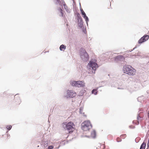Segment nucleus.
Segmentation results:
<instances>
[{
	"label": "nucleus",
	"mask_w": 149,
	"mask_h": 149,
	"mask_svg": "<svg viewBox=\"0 0 149 149\" xmlns=\"http://www.w3.org/2000/svg\"><path fill=\"white\" fill-rule=\"evenodd\" d=\"M123 70L124 73H126L129 75L133 76L136 73L135 69L130 65H124L123 67Z\"/></svg>",
	"instance_id": "1"
},
{
	"label": "nucleus",
	"mask_w": 149,
	"mask_h": 149,
	"mask_svg": "<svg viewBox=\"0 0 149 149\" xmlns=\"http://www.w3.org/2000/svg\"><path fill=\"white\" fill-rule=\"evenodd\" d=\"M62 125L63 127L65 125L66 129L70 134L72 133L75 130V125L72 122H69L67 123L66 122L63 123Z\"/></svg>",
	"instance_id": "2"
},
{
	"label": "nucleus",
	"mask_w": 149,
	"mask_h": 149,
	"mask_svg": "<svg viewBox=\"0 0 149 149\" xmlns=\"http://www.w3.org/2000/svg\"><path fill=\"white\" fill-rule=\"evenodd\" d=\"M91 127V125L89 121H85L82 123L81 129L84 131L89 130Z\"/></svg>",
	"instance_id": "3"
},
{
	"label": "nucleus",
	"mask_w": 149,
	"mask_h": 149,
	"mask_svg": "<svg viewBox=\"0 0 149 149\" xmlns=\"http://www.w3.org/2000/svg\"><path fill=\"white\" fill-rule=\"evenodd\" d=\"M73 86L78 87H83L85 86V83L83 81H74L71 84Z\"/></svg>",
	"instance_id": "4"
},
{
	"label": "nucleus",
	"mask_w": 149,
	"mask_h": 149,
	"mask_svg": "<svg viewBox=\"0 0 149 149\" xmlns=\"http://www.w3.org/2000/svg\"><path fill=\"white\" fill-rule=\"evenodd\" d=\"M89 66L92 68V72L93 74L95 73V71L96 69L98 68V66L97 64L95 62L90 61L88 63Z\"/></svg>",
	"instance_id": "5"
},
{
	"label": "nucleus",
	"mask_w": 149,
	"mask_h": 149,
	"mask_svg": "<svg viewBox=\"0 0 149 149\" xmlns=\"http://www.w3.org/2000/svg\"><path fill=\"white\" fill-rule=\"evenodd\" d=\"M149 36L148 35H146L144 36L141 37L139 40L138 43L139 44H141L143 42L147 41L149 39Z\"/></svg>",
	"instance_id": "6"
},
{
	"label": "nucleus",
	"mask_w": 149,
	"mask_h": 149,
	"mask_svg": "<svg viewBox=\"0 0 149 149\" xmlns=\"http://www.w3.org/2000/svg\"><path fill=\"white\" fill-rule=\"evenodd\" d=\"M67 95L69 97L72 98L76 96V93L74 91L68 90V91Z\"/></svg>",
	"instance_id": "7"
},
{
	"label": "nucleus",
	"mask_w": 149,
	"mask_h": 149,
	"mask_svg": "<svg viewBox=\"0 0 149 149\" xmlns=\"http://www.w3.org/2000/svg\"><path fill=\"white\" fill-rule=\"evenodd\" d=\"M78 19L80 20V23L79 24V26L81 28L83 26V21L82 19L81 16L78 17Z\"/></svg>",
	"instance_id": "8"
},
{
	"label": "nucleus",
	"mask_w": 149,
	"mask_h": 149,
	"mask_svg": "<svg viewBox=\"0 0 149 149\" xmlns=\"http://www.w3.org/2000/svg\"><path fill=\"white\" fill-rule=\"evenodd\" d=\"M59 11L61 13V16L64 18L65 17V16L64 14V12L61 8L59 9Z\"/></svg>",
	"instance_id": "9"
},
{
	"label": "nucleus",
	"mask_w": 149,
	"mask_h": 149,
	"mask_svg": "<svg viewBox=\"0 0 149 149\" xmlns=\"http://www.w3.org/2000/svg\"><path fill=\"white\" fill-rule=\"evenodd\" d=\"M82 15H83L84 18L85 19L86 21V22H87L88 20V19L87 16H86V14L84 12H83L82 13H81Z\"/></svg>",
	"instance_id": "10"
},
{
	"label": "nucleus",
	"mask_w": 149,
	"mask_h": 149,
	"mask_svg": "<svg viewBox=\"0 0 149 149\" xmlns=\"http://www.w3.org/2000/svg\"><path fill=\"white\" fill-rule=\"evenodd\" d=\"M96 133L95 131L94 130L93 131L91 132V136L93 138H95L96 136Z\"/></svg>",
	"instance_id": "11"
},
{
	"label": "nucleus",
	"mask_w": 149,
	"mask_h": 149,
	"mask_svg": "<svg viewBox=\"0 0 149 149\" xmlns=\"http://www.w3.org/2000/svg\"><path fill=\"white\" fill-rule=\"evenodd\" d=\"M66 46L63 45H61L60 47V49L61 51H64L66 49Z\"/></svg>",
	"instance_id": "12"
},
{
	"label": "nucleus",
	"mask_w": 149,
	"mask_h": 149,
	"mask_svg": "<svg viewBox=\"0 0 149 149\" xmlns=\"http://www.w3.org/2000/svg\"><path fill=\"white\" fill-rule=\"evenodd\" d=\"M61 4H61V3L63 4L65 9L66 8L68 7V6L65 3L63 0H61Z\"/></svg>",
	"instance_id": "13"
},
{
	"label": "nucleus",
	"mask_w": 149,
	"mask_h": 149,
	"mask_svg": "<svg viewBox=\"0 0 149 149\" xmlns=\"http://www.w3.org/2000/svg\"><path fill=\"white\" fill-rule=\"evenodd\" d=\"M146 146V143L144 142H143L141 144L140 148H142L143 149H145Z\"/></svg>",
	"instance_id": "14"
},
{
	"label": "nucleus",
	"mask_w": 149,
	"mask_h": 149,
	"mask_svg": "<svg viewBox=\"0 0 149 149\" xmlns=\"http://www.w3.org/2000/svg\"><path fill=\"white\" fill-rule=\"evenodd\" d=\"M92 93L94 94L95 95H96L97 93V89H94L92 91Z\"/></svg>",
	"instance_id": "15"
},
{
	"label": "nucleus",
	"mask_w": 149,
	"mask_h": 149,
	"mask_svg": "<svg viewBox=\"0 0 149 149\" xmlns=\"http://www.w3.org/2000/svg\"><path fill=\"white\" fill-rule=\"evenodd\" d=\"M84 56L86 58H88V55L86 51H85V52H84Z\"/></svg>",
	"instance_id": "16"
},
{
	"label": "nucleus",
	"mask_w": 149,
	"mask_h": 149,
	"mask_svg": "<svg viewBox=\"0 0 149 149\" xmlns=\"http://www.w3.org/2000/svg\"><path fill=\"white\" fill-rule=\"evenodd\" d=\"M116 140L117 142H119L121 141V139L120 138L118 137L117 138Z\"/></svg>",
	"instance_id": "17"
},
{
	"label": "nucleus",
	"mask_w": 149,
	"mask_h": 149,
	"mask_svg": "<svg viewBox=\"0 0 149 149\" xmlns=\"http://www.w3.org/2000/svg\"><path fill=\"white\" fill-rule=\"evenodd\" d=\"M54 147L52 146H48L47 149H53Z\"/></svg>",
	"instance_id": "18"
},
{
	"label": "nucleus",
	"mask_w": 149,
	"mask_h": 149,
	"mask_svg": "<svg viewBox=\"0 0 149 149\" xmlns=\"http://www.w3.org/2000/svg\"><path fill=\"white\" fill-rule=\"evenodd\" d=\"M65 10H66V11L68 12V13H70V9L68 8V7H67V8H66L65 9Z\"/></svg>",
	"instance_id": "19"
},
{
	"label": "nucleus",
	"mask_w": 149,
	"mask_h": 149,
	"mask_svg": "<svg viewBox=\"0 0 149 149\" xmlns=\"http://www.w3.org/2000/svg\"><path fill=\"white\" fill-rule=\"evenodd\" d=\"M65 10H66V11L68 12V13H70V9L68 8V7H67V8H66L65 9Z\"/></svg>",
	"instance_id": "20"
},
{
	"label": "nucleus",
	"mask_w": 149,
	"mask_h": 149,
	"mask_svg": "<svg viewBox=\"0 0 149 149\" xmlns=\"http://www.w3.org/2000/svg\"><path fill=\"white\" fill-rule=\"evenodd\" d=\"M12 128V126L11 125H8L7 126V128L8 130H10Z\"/></svg>",
	"instance_id": "21"
},
{
	"label": "nucleus",
	"mask_w": 149,
	"mask_h": 149,
	"mask_svg": "<svg viewBox=\"0 0 149 149\" xmlns=\"http://www.w3.org/2000/svg\"><path fill=\"white\" fill-rule=\"evenodd\" d=\"M126 136V135L125 134L122 135L120 136V138H125Z\"/></svg>",
	"instance_id": "22"
},
{
	"label": "nucleus",
	"mask_w": 149,
	"mask_h": 149,
	"mask_svg": "<svg viewBox=\"0 0 149 149\" xmlns=\"http://www.w3.org/2000/svg\"><path fill=\"white\" fill-rule=\"evenodd\" d=\"M137 119L139 121L141 120H142V118L141 117H140L139 116V117H138Z\"/></svg>",
	"instance_id": "23"
},
{
	"label": "nucleus",
	"mask_w": 149,
	"mask_h": 149,
	"mask_svg": "<svg viewBox=\"0 0 149 149\" xmlns=\"http://www.w3.org/2000/svg\"><path fill=\"white\" fill-rule=\"evenodd\" d=\"M57 1L58 3L59 4H61V1H60V0H57Z\"/></svg>",
	"instance_id": "24"
},
{
	"label": "nucleus",
	"mask_w": 149,
	"mask_h": 149,
	"mask_svg": "<svg viewBox=\"0 0 149 149\" xmlns=\"http://www.w3.org/2000/svg\"><path fill=\"white\" fill-rule=\"evenodd\" d=\"M147 146L148 147H149V140H148V142L147 144Z\"/></svg>",
	"instance_id": "25"
},
{
	"label": "nucleus",
	"mask_w": 149,
	"mask_h": 149,
	"mask_svg": "<svg viewBox=\"0 0 149 149\" xmlns=\"http://www.w3.org/2000/svg\"><path fill=\"white\" fill-rule=\"evenodd\" d=\"M80 10H81V13H82L83 12H84V11H83V10L82 9H80Z\"/></svg>",
	"instance_id": "26"
},
{
	"label": "nucleus",
	"mask_w": 149,
	"mask_h": 149,
	"mask_svg": "<svg viewBox=\"0 0 149 149\" xmlns=\"http://www.w3.org/2000/svg\"><path fill=\"white\" fill-rule=\"evenodd\" d=\"M117 57V58H119L120 57V56H118Z\"/></svg>",
	"instance_id": "27"
},
{
	"label": "nucleus",
	"mask_w": 149,
	"mask_h": 149,
	"mask_svg": "<svg viewBox=\"0 0 149 149\" xmlns=\"http://www.w3.org/2000/svg\"><path fill=\"white\" fill-rule=\"evenodd\" d=\"M140 149H143L142 148H140Z\"/></svg>",
	"instance_id": "28"
}]
</instances>
